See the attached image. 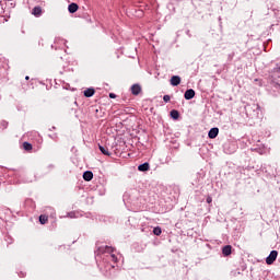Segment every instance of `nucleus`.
Wrapping results in <instances>:
<instances>
[{
    "instance_id": "nucleus-9",
    "label": "nucleus",
    "mask_w": 280,
    "mask_h": 280,
    "mask_svg": "<svg viewBox=\"0 0 280 280\" xmlns=\"http://www.w3.org/2000/svg\"><path fill=\"white\" fill-rule=\"evenodd\" d=\"M83 180H85L86 183H91V180H93V172L92 171H85L83 173Z\"/></svg>"
},
{
    "instance_id": "nucleus-18",
    "label": "nucleus",
    "mask_w": 280,
    "mask_h": 280,
    "mask_svg": "<svg viewBox=\"0 0 280 280\" xmlns=\"http://www.w3.org/2000/svg\"><path fill=\"white\" fill-rule=\"evenodd\" d=\"M171 117H172V119H178V117H180V113H178V110H176V109H173V110H171Z\"/></svg>"
},
{
    "instance_id": "nucleus-19",
    "label": "nucleus",
    "mask_w": 280,
    "mask_h": 280,
    "mask_svg": "<svg viewBox=\"0 0 280 280\" xmlns=\"http://www.w3.org/2000/svg\"><path fill=\"white\" fill-rule=\"evenodd\" d=\"M4 240H5L8 245L14 244V238H12V236H10V235H5Z\"/></svg>"
},
{
    "instance_id": "nucleus-13",
    "label": "nucleus",
    "mask_w": 280,
    "mask_h": 280,
    "mask_svg": "<svg viewBox=\"0 0 280 280\" xmlns=\"http://www.w3.org/2000/svg\"><path fill=\"white\" fill-rule=\"evenodd\" d=\"M178 84H180V77L178 75H173L171 78V85L172 86H178Z\"/></svg>"
},
{
    "instance_id": "nucleus-24",
    "label": "nucleus",
    "mask_w": 280,
    "mask_h": 280,
    "mask_svg": "<svg viewBox=\"0 0 280 280\" xmlns=\"http://www.w3.org/2000/svg\"><path fill=\"white\" fill-rule=\"evenodd\" d=\"M163 100L167 104V102H170V100H172V97L166 94V95L163 96Z\"/></svg>"
},
{
    "instance_id": "nucleus-29",
    "label": "nucleus",
    "mask_w": 280,
    "mask_h": 280,
    "mask_svg": "<svg viewBox=\"0 0 280 280\" xmlns=\"http://www.w3.org/2000/svg\"><path fill=\"white\" fill-rule=\"evenodd\" d=\"M25 80H30V75H26V77H25Z\"/></svg>"
},
{
    "instance_id": "nucleus-20",
    "label": "nucleus",
    "mask_w": 280,
    "mask_h": 280,
    "mask_svg": "<svg viewBox=\"0 0 280 280\" xmlns=\"http://www.w3.org/2000/svg\"><path fill=\"white\" fill-rule=\"evenodd\" d=\"M161 233H163V230L161 229V226H156L153 229V234L154 235H161Z\"/></svg>"
},
{
    "instance_id": "nucleus-1",
    "label": "nucleus",
    "mask_w": 280,
    "mask_h": 280,
    "mask_svg": "<svg viewBox=\"0 0 280 280\" xmlns=\"http://www.w3.org/2000/svg\"><path fill=\"white\" fill-rule=\"evenodd\" d=\"M94 253L96 257L106 259V261H113L114 264H117V261H119V257H121L120 254L115 253V247L113 246H100Z\"/></svg>"
},
{
    "instance_id": "nucleus-27",
    "label": "nucleus",
    "mask_w": 280,
    "mask_h": 280,
    "mask_svg": "<svg viewBox=\"0 0 280 280\" xmlns=\"http://www.w3.org/2000/svg\"><path fill=\"white\" fill-rule=\"evenodd\" d=\"M25 272H23V271H21L20 273H19V277H21L22 279L25 277Z\"/></svg>"
},
{
    "instance_id": "nucleus-26",
    "label": "nucleus",
    "mask_w": 280,
    "mask_h": 280,
    "mask_svg": "<svg viewBox=\"0 0 280 280\" xmlns=\"http://www.w3.org/2000/svg\"><path fill=\"white\" fill-rule=\"evenodd\" d=\"M68 217H69V218H75V212H69V213H68Z\"/></svg>"
},
{
    "instance_id": "nucleus-11",
    "label": "nucleus",
    "mask_w": 280,
    "mask_h": 280,
    "mask_svg": "<svg viewBox=\"0 0 280 280\" xmlns=\"http://www.w3.org/2000/svg\"><path fill=\"white\" fill-rule=\"evenodd\" d=\"M139 172H149L150 171V163L144 162L138 166Z\"/></svg>"
},
{
    "instance_id": "nucleus-14",
    "label": "nucleus",
    "mask_w": 280,
    "mask_h": 280,
    "mask_svg": "<svg viewBox=\"0 0 280 280\" xmlns=\"http://www.w3.org/2000/svg\"><path fill=\"white\" fill-rule=\"evenodd\" d=\"M222 253H223L224 257H229V255H231V253H233L232 247L231 246H223Z\"/></svg>"
},
{
    "instance_id": "nucleus-17",
    "label": "nucleus",
    "mask_w": 280,
    "mask_h": 280,
    "mask_svg": "<svg viewBox=\"0 0 280 280\" xmlns=\"http://www.w3.org/2000/svg\"><path fill=\"white\" fill-rule=\"evenodd\" d=\"M39 222L40 224H47V222H49V217L45 214L39 215Z\"/></svg>"
},
{
    "instance_id": "nucleus-7",
    "label": "nucleus",
    "mask_w": 280,
    "mask_h": 280,
    "mask_svg": "<svg viewBox=\"0 0 280 280\" xmlns=\"http://www.w3.org/2000/svg\"><path fill=\"white\" fill-rule=\"evenodd\" d=\"M184 97L185 100H194L196 97V91L194 89L186 90Z\"/></svg>"
},
{
    "instance_id": "nucleus-10",
    "label": "nucleus",
    "mask_w": 280,
    "mask_h": 280,
    "mask_svg": "<svg viewBox=\"0 0 280 280\" xmlns=\"http://www.w3.org/2000/svg\"><path fill=\"white\" fill-rule=\"evenodd\" d=\"M131 93L132 95H139L141 93V85L139 83H136L131 86Z\"/></svg>"
},
{
    "instance_id": "nucleus-6",
    "label": "nucleus",
    "mask_w": 280,
    "mask_h": 280,
    "mask_svg": "<svg viewBox=\"0 0 280 280\" xmlns=\"http://www.w3.org/2000/svg\"><path fill=\"white\" fill-rule=\"evenodd\" d=\"M33 16H36L37 19L39 16H43V8L40 5L34 7L32 10Z\"/></svg>"
},
{
    "instance_id": "nucleus-3",
    "label": "nucleus",
    "mask_w": 280,
    "mask_h": 280,
    "mask_svg": "<svg viewBox=\"0 0 280 280\" xmlns=\"http://www.w3.org/2000/svg\"><path fill=\"white\" fill-rule=\"evenodd\" d=\"M277 257H279V252L277 250H271L270 254L266 258V265L267 266H272L275 261H277Z\"/></svg>"
},
{
    "instance_id": "nucleus-16",
    "label": "nucleus",
    "mask_w": 280,
    "mask_h": 280,
    "mask_svg": "<svg viewBox=\"0 0 280 280\" xmlns=\"http://www.w3.org/2000/svg\"><path fill=\"white\" fill-rule=\"evenodd\" d=\"M23 150H25L26 152H32V150H33V145H32V143H30V142H23Z\"/></svg>"
},
{
    "instance_id": "nucleus-25",
    "label": "nucleus",
    "mask_w": 280,
    "mask_h": 280,
    "mask_svg": "<svg viewBox=\"0 0 280 280\" xmlns=\"http://www.w3.org/2000/svg\"><path fill=\"white\" fill-rule=\"evenodd\" d=\"M109 97H110V100H115V97H117V95L115 93H109Z\"/></svg>"
},
{
    "instance_id": "nucleus-5",
    "label": "nucleus",
    "mask_w": 280,
    "mask_h": 280,
    "mask_svg": "<svg viewBox=\"0 0 280 280\" xmlns=\"http://www.w3.org/2000/svg\"><path fill=\"white\" fill-rule=\"evenodd\" d=\"M218 135H220V129L218 127L211 128L208 132L209 139H215V137H218Z\"/></svg>"
},
{
    "instance_id": "nucleus-23",
    "label": "nucleus",
    "mask_w": 280,
    "mask_h": 280,
    "mask_svg": "<svg viewBox=\"0 0 280 280\" xmlns=\"http://www.w3.org/2000/svg\"><path fill=\"white\" fill-rule=\"evenodd\" d=\"M206 202L208 205H211L213 202V198L211 196H208L207 199H206Z\"/></svg>"
},
{
    "instance_id": "nucleus-12",
    "label": "nucleus",
    "mask_w": 280,
    "mask_h": 280,
    "mask_svg": "<svg viewBox=\"0 0 280 280\" xmlns=\"http://www.w3.org/2000/svg\"><path fill=\"white\" fill-rule=\"evenodd\" d=\"M84 97H93L95 95V89L89 88L83 92Z\"/></svg>"
},
{
    "instance_id": "nucleus-15",
    "label": "nucleus",
    "mask_w": 280,
    "mask_h": 280,
    "mask_svg": "<svg viewBox=\"0 0 280 280\" xmlns=\"http://www.w3.org/2000/svg\"><path fill=\"white\" fill-rule=\"evenodd\" d=\"M98 150L104 154V156H110V153L108 152V148L103 147L102 144H98Z\"/></svg>"
},
{
    "instance_id": "nucleus-21",
    "label": "nucleus",
    "mask_w": 280,
    "mask_h": 280,
    "mask_svg": "<svg viewBox=\"0 0 280 280\" xmlns=\"http://www.w3.org/2000/svg\"><path fill=\"white\" fill-rule=\"evenodd\" d=\"M8 126H9V122H8V121H5V120H1V121H0V128H1V130H5V128H8Z\"/></svg>"
},
{
    "instance_id": "nucleus-28",
    "label": "nucleus",
    "mask_w": 280,
    "mask_h": 280,
    "mask_svg": "<svg viewBox=\"0 0 280 280\" xmlns=\"http://www.w3.org/2000/svg\"><path fill=\"white\" fill-rule=\"evenodd\" d=\"M97 244H110V242H102V241H97L96 245Z\"/></svg>"
},
{
    "instance_id": "nucleus-8",
    "label": "nucleus",
    "mask_w": 280,
    "mask_h": 280,
    "mask_svg": "<svg viewBox=\"0 0 280 280\" xmlns=\"http://www.w3.org/2000/svg\"><path fill=\"white\" fill-rule=\"evenodd\" d=\"M78 10H80V7L75 2H72L68 5V11L70 14H75Z\"/></svg>"
},
{
    "instance_id": "nucleus-2",
    "label": "nucleus",
    "mask_w": 280,
    "mask_h": 280,
    "mask_svg": "<svg viewBox=\"0 0 280 280\" xmlns=\"http://www.w3.org/2000/svg\"><path fill=\"white\" fill-rule=\"evenodd\" d=\"M271 86L280 91V63L276 65L270 74Z\"/></svg>"
},
{
    "instance_id": "nucleus-4",
    "label": "nucleus",
    "mask_w": 280,
    "mask_h": 280,
    "mask_svg": "<svg viewBox=\"0 0 280 280\" xmlns=\"http://www.w3.org/2000/svg\"><path fill=\"white\" fill-rule=\"evenodd\" d=\"M245 110L246 113H255V115H259V113H261V106H259V104H247L245 106Z\"/></svg>"
},
{
    "instance_id": "nucleus-22",
    "label": "nucleus",
    "mask_w": 280,
    "mask_h": 280,
    "mask_svg": "<svg viewBox=\"0 0 280 280\" xmlns=\"http://www.w3.org/2000/svg\"><path fill=\"white\" fill-rule=\"evenodd\" d=\"M254 82L258 84V86H264V81L261 79H255Z\"/></svg>"
}]
</instances>
